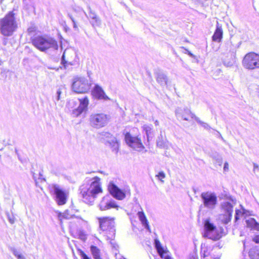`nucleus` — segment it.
<instances>
[{
    "label": "nucleus",
    "mask_w": 259,
    "mask_h": 259,
    "mask_svg": "<svg viewBox=\"0 0 259 259\" xmlns=\"http://www.w3.org/2000/svg\"><path fill=\"white\" fill-rule=\"evenodd\" d=\"M182 49H184L185 51V53L187 54L190 57L192 58H195V56L193 55L191 52H190L188 49L185 48L184 47H182Z\"/></svg>",
    "instance_id": "43"
},
{
    "label": "nucleus",
    "mask_w": 259,
    "mask_h": 259,
    "mask_svg": "<svg viewBox=\"0 0 259 259\" xmlns=\"http://www.w3.org/2000/svg\"><path fill=\"white\" fill-rule=\"evenodd\" d=\"M17 28V23L13 11L10 12L0 20V31L6 36L12 35Z\"/></svg>",
    "instance_id": "3"
},
{
    "label": "nucleus",
    "mask_w": 259,
    "mask_h": 259,
    "mask_svg": "<svg viewBox=\"0 0 259 259\" xmlns=\"http://www.w3.org/2000/svg\"><path fill=\"white\" fill-rule=\"evenodd\" d=\"M88 15H87V17L90 20V22L93 27L94 28L100 27L101 25V20L100 18L97 16L96 13L93 11L90 7H89Z\"/></svg>",
    "instance_id": "18"
},
{
    "label": "nucleus",
    "mask_w": 259,
    "mask_h": 259,
    "mask_svg": "<svg viewBox=\"0 0 259 259\" xmlns=\"http://www.w3.org/2000/svg\"><path fill=\"white\" fill-rule=\"evenodd\" d=\"M176 116L178 120L188 121V117L190 116L192 118L195 119V117L196 116L187 107L180 108L178 107L175 111Z\"/></svg>",
    "instance_id": "15"
},
{
    "label": "nucleus",
    "mask_w": 259,
    "mask_h": 259,
    "mask_svg": "<svg viewBox=\"0 0 259 259\" xmlns=\"http://www.w3.org/2000/svg\"><path fill=\"white\" fill-rule=\"evenodd\" d=\"M33 177L34 180H35V176H34V175H33Z\"/></svg>",
    "instance_id": "54"
},
{
    "label": "nucleus",
    "mask_w": 259,
    "mask_h": 259,
    "mask_svg": "<svg viewBox=\"0 0 259 259\" xmlns=\"http://www.w3.org/2000/svg\"><path fill=\"white\" fill-rule=\"evenodd\" d=\"M225 198L226 200H228V201L231 202V203H233L234 204H236V199L230 195L226 194L225 195Z\"/></svg>",
    "instance_id": "36"
},
{
    "label": "nucleus",
    "mask_w": 259,
    "mask_h": 259,
    "mask_svg": "<svg viewBox=\"0 0 259 259\" xmlns=\"http://www.w3.org/2000/svg\"><path fill=\"white\" fill-rule=\"evenodd\" d=\"M91 83L85 77H76L74 79L72 84V89L73 92L78 93H87L90 89Z\"/></svg>",
    "instance_id": "5"
},
{
    "label": "nucleus",
    "mask_w": 259,
    "mask_h": 259,
    "mask_svg": "<svg viewBox=\"0 0 259 259\" xmlns=\"http://www.w3.org/2000/svg\"><path fill=\"white\" fill-rule=\"evenodd\" d=\"M156 177L158 178V180L161 181L162 179L165 178V175L163 171H160L156 175Z\"/></svg>",
    "instance_id": "40"
},
{
    "label": "nucleus",
    "mask_w": 259,
    "mask_h": 259,
    "mask_svg": "<svg viewBox=\"0 0 259 259\" xmlns=\"http://www.w3.org/2000/svg\"><path fill=\"white\" fill-rule=\"evenodd\" d=\"M242 64L248 69H259V54L254 52L246 54L243 59Z\"/></svg>",
    "instance_id": "8"
},
{
    "label": "nucleus",
    "mask_w": 259,
    "mask_h": 259,
    "mask_svg": "<svg viewBox=\"0 0 259 259\" xmlns=\"http://www.w3.org/2000/svg\"><path fill=\"white\" fill-rule=\"evenodd\" d=\"M195 120L197 121L198 123L200 124L205 129L208 131L211 129L210 126L207 123L200 120V119L197 116L195 117Z\"/></svg>",
    "instance_id": "32"
},
{
    "label": "nucleus",
    "mask_w": 259,
    "mask_h": 259,
    "mask_svg": "<svg viewBox=\"0 0 259 259\" xmlns=\"http://www.w3.org/2000/svg\"><path fill=\"white\" fill-rule=\"evenodd\" d=\"M154 123L155 125H159V122L158 120H156L154 122Z\"/></svg>",
    "instance_id": "51"
},
{
    "label": "nucleus",
    "mask_w": 259,
    "mask_h": 259,
    "mask_svg": "<svg viewBox=\"0 0 259 259\" xmlns=\"http://www.w3.org/2000/svg\"><path fill=\"white\" fill-rule=\"evenodd\" d=\"M28 32H31L32 30L31 28H28Z\"/></svg>",
    "instance_id": "52"
},
{
    "label": "nucleus",
    "mask_w": 259,
    "mask_h": 259,
    "mask_svg": "<svg viewBox=\"0 0 259 259\" xmlns=\"http://www.w3.org/2000/svg\"><path fill=\"white\" fill-rule=\"evenodd\" d=\"M235 205L227 201H224L221 203V209L223 213L220 215V219L224 224H227L231 221Z\"/></svg>",
    "instance_id": "7"
},
{
    "label": "nucleus",
    "mask_w": 259,
    "mask_h": 259,
    "mask_svg": "<svg viewBox=\"0 0 259 259\" xmlns=\"http://www.w3.org/2000/svg\"><path fill=\"white\" fill-rule=\"evenodd\" d=\"M80 255L82 258V259H92L91 257H89L83 251L80 250Z\"/></svg>",
    "instance_id": "42"
},
{
    "label": "nucleus",
    "mask_w": 259,
    "mask_h": 259,
    "mask_svg": "<svg viewBox=\"0 0 259 259\" xmlns=\"http://www.w3.org/2000/svg\"><path fill=\"white\" fill-rule=\"evenodd\" d=\"M201 254L202 259H209L208 257L210 255L209 248L205 246V244H201Z\"/></svg>",
    "instance_id": "27"
},
{
    "label": "nucleus",
    "mask_w": 259,
    "mask_h": 259,
    "mask_svg": "<svg viewBox=\"0 0 259 259\" xmlns=\"http://www.w3.org/2000/svg\"><path fill=\"white\" fill-rule=\"evenodd\" d=\"M155 244L159 255L161 258L164 259H173L170 256L168 255H165L166 252L164 251V248L161 245L160 243L158 240H155Z\"/></svg>",
    "instance_id": "23"
},
{
    "label": "nucleus",
    "mask_w": 259,
    "mask_h": 259,
    "mask_svg": "<svg viewBox=\"0 0 259 259\" xmlns=\"http://www.w3.org/2000/svg\"><path fill=\"white\" fill-rule=\"evenodd\" d=\"M223 35V31L222 26L220 25L217 22L216 29L214 31V34L212 36V40L213 41L220 42L222 41Z\"/></svg>",
    "instance_id": "21"
},
{
    "label": "nucleus",
    "mask_w": 259,
    "mask_h": 259,
    "mask_svg": "<svg viewBox=\"0 0 259 259\" xmlns=\"http://www.w3.org/2000/svg\"><path fill=\"white\" fill-rule=\"evenodd\" d=\"M205 232L203 234L204 237L217 240L220 238L219 234H216V227L210 223L209 221H206L204 223Z\"/></svg>",
    "instance_id": "13"
},
{
    "label": "nucleus",
    "mask_w": 259,
    "mask_h": 259,
    "mask_svg": "<svg viewBox=\"0 0 259 259\" xmlns=\"http://www.w3.org/2000/svg\"><path fill=\"white\" fill-rule=\"evenodd\" d=\"M76 54L72 49H67L64 51L61 58V63L66 68L67 64L74 65L76 62Z\"/></svg>",
    "instance_id": "12"
},
{
    "label": "nucleus",
    "mask_w": 259,
    "mask_h": 259,
    "mask_svg": "<svg viewBox=\"0 0 259 259\" xmlns=\"http://www.w3.org/2000/svg\"><path fill=\"white\" fill-rule=\"evenodd\" d=\"M108 120V116L104 113H93L89 117L91 126L97 129L105 126Z\"/></svg>",
    "instance_id": "6"
},
{
    "label": "nucleus",
    "mask_w": 259,
    "mask_h": 259,
    "mask_svg": "<svg viewBox=\"0 0 259 259\" xmlns=\"http://www.w3.org/2000/svg\"><path fill=\"white\" fill-rule=\"evenodd\" d=\"M246 225L248 227L252 229L259 230V223H258L254 219L249 218L246 220Z\"/></svg>",
    "instance_id": "26"
},
{
    "label": "nucleus",
    "mask_w": 259,
    "mask_h": 259,
    "mask_svg": "<svg viewBox=\"0 0 259 259\" xmlns=\"http://www.w3.org/2000/svg\"><path fill=\"white\" fill-rule=\"evenodd\" d=\"M79 105L78 107L73 110L72 114L75 117L79 116L81 113L86 112L88 110V106L89 105V99L87 97H85L82 99H79Z\"/></svg>",
    "instance_id": "17"
},
{
    "label": "nucleus",
    "mask_w": 259,
    "mask_h": 259,
    "mask_svg": "<svg viewBox=\"0 0 259 259\" xmlns=\"http://www.w3.org/2000/svg\"><path fill=\"white\" fill-rule=\"evenodd\" d=\"M115 237H114L112 239H109L107 237V239L108 240H110V244L111 245H112V247L115 248V249H117V248L118 247V245L117 244V243L114 241V239Z\"/></svg>",
    "instance_id": "39"
},
{
    "label": "nucleus",
    "mask_w": 259,
    "mask_h": 259,
    "mask_svg": "<svg viewBox=\"0 0 259 259\" xmlns=\"http://www.w3.org/2000/svg\"><path fill=\"white\" fill-rule=\"evenodd\" d=\"M228 166H229V164H228V162H226L224 163V171H227L228 170V169H229Z\"/></svg>",
    "instance_id": "46"
},
{
    "label": "nucleus",
    "mask_w": 259,
    "mask_h": 259,
    "mask_svg": "<svg viewBox=\"0 0 259 259\" xmlns=\"http://www.w3.org/2000/svg\"><path fill=\"white\" fill-rule=\"evenodd\" d=\"M82 11L78 12V13L75 12V14H71L70 13H68V16L69 17V18L71 20L73 25V28L75 30H78V20L79 18H81V14H82Z\"/></svg>",
    "instance_id": "22"
},
{
    "label": "nucleus",
    "mask_w": 259,
    "mask_h": 259,
    "mask_svg": "<svg viewBox=\"0 0 259 259\" xmlns=\"http://www.w3.org/2000/svg\"><path fill=\"white\" fill-rule=\"evenodd\" d=\"M107 143L112 149V151L114 152L115 153L118 152L119 144L116 139L114 137L112 138L111 139L107 140Z\"/></svg>",
    "instance_id": "25"
},
{
    "label": "nucleus",
    "mask_w": 259,
    "mask_h": 259,
    "mask_svg": "<svg viewBox=\"0 0 259 259\" xmlns=\"http://www.w3.org/2000/svg\"><path fill=\"white\" fill-rule=\"evenodd\" d=\"M18 259H26V258L23 255H21V256H19Z\"/></svg>",
    "instance_id": "50"
},
{
    "label": "nucleus",
    "mask_w": 259,
    "mask_h": 259,
    "mask_svg": "<svg viewBox=\"0 0 259 259\" xmlns=\"http://www.w3.org/2000/svg\"><path fill=\"white\" fill-rule=\"evenodd\" d=\"M91 251L94 259H102L100 256V250L97 246L92 245Z\"/></svg>",
    "instance_id": "29"
},
{
    "label": "nucleus",
    "mask_w": 259,
    "mask_h": 259,
    "mask_svg": "<svg viewBox=\"0 0 259 259\" xmlns=\"http://www.w3.org/2000/svg\"><path fill=\"white\" fill-rule=\"evenodd\" d=\"M3 1L4 0H0V4H1L3 3Z\"/></svg>",
    "instance_id": "53"
},
{
    "label": "nucleus",
    "mask_w": 259,
    "mask_h": 259,
    "mask_svg": "<svg viewBox=\"0 0 259 259\" xmlns=\"http://www.w3.org/2000/svg\"><path fill=\"white\" fill-rule=\"evenodd\" d=\"M90 183L83 184L80 187V194L83 201L89 204H92L97 195L102 192L100 179L95 177L90 180Z\"/></svg>",
    "instance_id": "1"
},
{
    "label": "nucleus",
    "mask_w": 259,
    "mask_h": 259,
    "mask_svg": "<svg viewBox=\"0 0 259 259\" xmlns=\"http://www.w3.org/2000/svg\"><path fill=\"white\" fill-rule=\"evenodd\" d=\"M154 75L156 81L161 87L167 85L168 79L167 75L163 71L160 69H157L154 72Z\"/></svg>",
    "instance_id": "19"
},
{
    "label": "nucleus",
    "mask_w": 259,
    "mask_h": 259,
    "mask_svg": "<svg viewBox=\"0 0 259 259\" xmlns=\"http://www.w3.org/2000/svg\"><path fill=\"white\" fill-rule=\"evenodd\" d=\"M242 215V212L239 209L235 210V222H237L238 220H239V217Z\"/></svg>",
    "instance_id": "37"
},
{
    "label": "nucleus",
    "mask_w": 259,
    "mask_h": 259,
    "mask_svg": "<svg viewBox=\"0 0 259 259\" xmlns=\"http://www.w3.org/2000/svg\"><path fill=\"white\" fill-rule=\"evenodd\" d=\"M189 259H198L196 253H193L191 254L189 256Z\"/></svg>",
    "instance_id": "45"
},
{
    "label": "nucleus",
    "mask_w": 259,
    "mask_h": 259,
    "mask_svg": "<svg viewBox=\"0 0 259 259\" xmlns=\"http://www.w3.org/2000/svg\"><path fill=\"white\" fill-rule=\"evenodd\" d=\"M201 198L205 207L211 210L215 208L218 202V199L214 193L203 192L201 194Z\"/></svg>",
    "instance_id": "9"
},
{
    "label": "nucleus",
    "mask_w": 259,
    "mask_h": 259,
    "mask_svg": "<svg viewBox=\"0 0 259 259\" xmlns=\"http://www.w3.org/2000/svg\"><path fill=\"white\" fill-rule=\"evenodd\" d=\"M143 128H144V131L146 132L147 137L148 138L149 134L151 133V132L152 130V125L145 124L143 126Z\"/></svg>",
    "instance_id": "35"
},
{
    "label": "nucleus",
    "mask_w": 259,
    "mask_h": 259,
    "mask_svg": "<svg viewBox=\"0 0 259 259\" xmlns=\"http://www.w3.org/2000/svg\"><path fill=\"white\" fill-rule=\"evenodd\" d=\"M255 90H256V92L257 93L258 96L259 97V85L257 86Z\"/></svg>",
    "instance_id": "49"
},
{
    "label": "nucleus",
    "mask_w": 259,
    "mask_h": 259,
    "mask_svg": "<svg viewBox=\"0 0 259 259\" xmlns=\"http://www.w3.org/2000/svg\"><path fill=\"white\" fill-rule=\"evenodd\" d=\"M99 207L100 210L104 211L111 208L118 209V206L114 200L111 199L109 195H106L102 198L99 204Z\"/></svg>",
    "instance_id": "16"
},
{
    "label": "nucleus",
    "mask_w": 259,
    "mask_h": 259,
    "mask_svg": "<svg viewBox=\"0 0 259 259\" xmlns=\"http://www.w3.org/2000/svg\"><path fill=\"white\" fill-rule=\"evenodd\" d=\"M110 194L115 199L122 200L125 197L124 192L119 188L114 183L110 182L108 186Z\"/></svg>",
    "instance_id": "14"
},
{
    "label": "nucleus",
    "mask_w": 259,
    "mask_h": 259,
    "mask_svg": "<svg viewBox=\"0 0 259 259\" xmlns=\"http://www.w3.org/2000/svg\"><path fill=\"white\" fill-rule=\"evenodd\" d=\"M157 146L160 148H166L168 146L167 142L164 140L161 134L158 137L156 142Z\"/></svg>",
    "instance_id": "28"
},
{
    "label": "nucleus",
    "mask_w": 259,
    "mask_h": 259,
    "mask_svg": "<svg viewBox=\"0 0 259 259\" xmlns=\"http://www.w3.org/2000/svg\"><path fill=\"white\" fill-rule=\"evenodd\" d=\"M34 47L41 52L52 53L58 49L57 41L53 38L47 36H37L32 39Z\"/></svg>",
    "instance_id": "2"
},
{
    "label": "nucleus",
    "mask_w": 259,
    "mask_h": 259,
    "mask_svg": "<svg viewBox=\"0 0 259 259\" xmlns=\"http://www.w3.org/2000/svg\"><path fill=\"white\" fill-rule=\"evenodd\" d=\"M100 228L102 231H108L107 237L112 239L115 236V222L113 218L103 217L98 218Z\"/></svg>",
    "instance_id": "4"
},
{
    "label": "nucleus",
    "mask_w": 259,
    "mask_h": 259,
    "mask_svg": "<svg viewBox=\"0 0 259 259\" xmlns=\"http://www.w3.org/2000/svg\"><path fill=\"white\" fill-rule=\"evenodd\" d=\"M10 250L12 252V253H13V254L17 257V258L19 257V256H21L22 254H20L19 251H17V250L14 248V247H11L10 248Z\"/></svg>",
    "instance_id": "38"
},
{
    "label": "nucleus",
    "mask_w": 259,
    "mask_h": 259,
    "mask_svg": "<svg viewBox=\"0 0 259 259\" xmlns=\"http://www.w3.org/2000/svg\"><path fill=\"white\" fill-rule=\"evenodd\" d=\"M100 135L102 136V138L104 139L105 140H106L107 142V140H110L112 139V138L114 137L111 134L108 132H102Z\"/></svg>",
    "instance_id": "33"
},
{
    "label": "nucleus",
    "mask_w": 259,
    "mask_h": 259,
    "mask_svg": "<svg viewBox=\"0 0 259 259\" xmlns=\"http://www.w3.org/2000/svg\"><path fill=\"white\" fill-rule=\"evenodd\" d=\"M249 256L251 259H258L259 252L257 249L252 248L249 251Z\"/></svg>",
    "instance_id": "31"
},
{
    "label": "nucleus",
    "mask_w": 259,
    "mask_h": 259,
    "mask_svg": "<svg viewBox=\"0 0 259 259\" xmlns=\"http://www.w3.org/2000/svg\"><path fill=\"white\" fill-rule=\"evenodd\" d=\"M212 158L214 160L213 162L215 165L221 166L223 163L222 157L218 153H214L212 155Z\"/></svg>",
    "instance_id": "30"
},
{
    "label": "nucleus",
    "mask_w": 259,
    "mask_h": 259,
    "mask_svg": "<svg viewBox=\"0 0 259 259\" xmlns=\"http://www.w3.org/2000/svg\"><path fill=\"white\" fill-rule=\"evenodd\" d=\"M77 235L78 236V238L80 240L85 241L87 239L86 235L84 232L82 230H78L77 231Z\"/></svg>",
    "instance_id": "34"
},
{
    "label": "nucleus",
    "mask_w": 259,
    "mask_h": 259,
    "mask_svg": "<svg viewBox=\"0 0 259 259\" xmlns=\"http://www.w3.org/2000/svg\"><path fill=\"white\" fill-rule=\"evenodd\" d=\"M61 93V92L60 91V90H58L57 92V100H59L60 99V94Z\"/></svg>",
    "instance_id": "48"
},
{
    "label": "nucleus",
    "mask_w": 259,
    "mask_h": 259,
    "mask_svg": "<svg viewBox=\"0 0 259 259\" xmlns=\"http://www.w3.org/2000/svg\"><path fill=\"white\" fill-rule=\"evenodd\" d=\"M124 138L127 145L133 149L141 151L145 148L141 139L138 137L133 136L130 133H127Z\"/></svg>",
    "instance_id": "10"
},
{
    "label": "nucleus",
    "mask_w": 259,
    "mask_h": 259,
    "mask_svg": "<svg viewBox=\"0 0 259 259\" xmlns=\"http://www.w3.org/2000/svg\"><path fill=\"white\" fill-rule=\"evenodd\" d=\"M253 172H255L256 170L259 171L258 165L255 163H253Z\"/></svg>",
    "instance_id": "44"
},
{
    "label": "nucleus",
    "mask_w": 259,
    "mask_h": 259,
    "mask_svg": "<svg viewBox=\"0 0 259 259\" xmlns=\"http://www.w3.org/2000/svg\"><path fill=\"white\" fill-rule=\"evenodd\" d=\"M7 218L9 222L11 224H13L15 223V218L12 215H10L9 213H7Z\"/></svg>",
    "instance_id": "41"
},
{
    "label": "nucleus",
    "mask_w": 259,
    "mask_h": 259,
    "mask_svg": "<svg viewBox=\"0 0 259 259\" xmlns=\"http://www.w3.org/2000/svg\"><path fill=\"white\" fill-rule=\"evenodd\" d=\"M221 139L223 140V137L221 136Z\"/></svg>",
    "instance_id": "55"
},
{
    "label": "nucleus",
    "mask_w": 259,
    "mask_h": 259,
    "mask_svg": "<svg viewBox=\"0 0 259 259\" xmlns=\"http://www.w3.org/2000/svg\"><path fill=\"white\" fill-rule=\"evenodd\" d=\"M93 93L94 96L99 99L109 100V98L106 95L102 88L98 84L94 87Z\"/></svg>",
    "instance_id": "20"
},
{
    "label": "nucleus",
    "mask_w": 259,
    "mask_h": 259,
    "mask_svg": "<svg viewBox=\"0 0 259 259\" xmlns=\"http://www.w3.org/2000/svg\"><path fill=\"white\" fill-rule=\"evenodd\" d=\"M253 241L256 243H259V235L254 237Z\"/></svg>",
    "instance_id": "47"
},
{
    "label": "nucleus",
    "mask_w": 259,
    "mask_h": 259,
    "mask_svg": "<svg viewBox=\"0 0 259 259\" xmlns=\"http://www.w3.org/2000/svg\"><path fill=\"white\" fill-rule=\"evenodd\" d=\"M51 191L55 195V200L59 205H62L66 203L67 201V194L60 187L57 185H52Z\"/></svg>",
    "instance_id": "11"
},
{
    "label": "nucleus",
    "mask_w": 259,
    "mask_h": 259,
    "mask_svg": "<svg viewBox=\"0 0 259 259\" xmlns=\"http://www.w3.org/2000/svg\"><path fill=\"white\" fill-rule=\"evenodd\" d=\"M137 214L143 226H144L145 228H146L149 232H150V226L149 225L148 220L144 212L143 211H139Z\"/></svg>",
    "instance_id": "24"
}]
</instances>
